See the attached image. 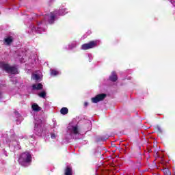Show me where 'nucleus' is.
I'll use <instances>...</instances> for the list:
<instances>
[{
  "label": "nucleus",
  "instance_id": "obj_12",
  "mask_svg": "<svg viewBox=\"0 0 175 175\" xmlns=\"http://www.w3.org/2000/svg\"><path fill=\"white\" fill-rule=\"evenodd\" d=\"M107 139H109V137H97L96 138V142H106V140H107Z\"/></svg>",
  "mask_w": 175,
  "mask_h": 175
},
{
  "label": "nucleus",
  "instance_id": "obj_10",
  "mask_svg": "<svg viewBox=\"0 0 175 175\" xmlns=\"http://www.w3.org/2000/svg\"><path fill=\"white\" fill-rule=\"evenodd\" d=\"M33 90H42L43 89V85L42 83H38V85H32Z\"/></svg>",
  "mask_w": 175,
  "mask_h": 175
},
{
  "label": "nucleus",
  "instance_id": "obj_27",
  "mask_svg": "<svg viewBox=\"0 0 175 175\" xmlns=\"http://www.w3.org/2000/svg\"><path fill=\"white\" fill-rule=\"evenodd\" d=\"M40 122H42V120H40Z\"/></svg>",
  "mask_w": 175,
  "mask_h": 175
},
{
  "label": "nucleus",
  "instance_id": "obj_21",
  "mask_svg": "<svg viewBox=\"0 0 175 175\" xmlns=\"http://www.w3.org/2000/svg\"><path fill=\"white\" fill-rule=\"evenodd\" d=\"M51 137L52 139H55V134H51Z\"/></svg>",
  "mask_w": 175,
  "mask_h": 175
},
{
  "label": "nucleus",
  "instance_id": "obj_18",
  "mask_svg": "<svg viewBox=\"0 0 175 175\" xmlns=\"http://www.w3.org/2000/svg\"><path fill=\"white\" fill-rule=\"evenodd\" d=\"M155 131H157V132L161 133V127L159 126H155Z\"/></svg>",
  "mask_w": 175,
  "mask_h": 175
},
{
  "label": "nucleus",
  "instance_id": "obj_23",
  "mask_svg": "<svg viewBox=\"0 0 175 175\" xmlns=\"http://www.w3.org/2000/svg\"><path fill=\"white\" fill-rule=\"evenodd\" d=\"M2 98V92H0V99Z\"/></svg>",
  "mask_w": 175,
  "mask_h": 175
},
{
  "label": "nucleus",
  "instance_id": "obj_8",
  "mask_svg": "<svg viewBox=\"0 0 175 175\" xmlns=\"http://www.w3.org/2000/svg\"><path fill=\"white\" fill-rule=\"evenodd\" d=\"M13 42V37L8 36L6 38H4V43L7 44V46H10Z\"/></svg>",
  "mask_w": 175,
  "mask_h": 175
},
{
  "label": "nucleus",
  "instance_id": "obj_16",
  "mask_svg": "<svg viewBox=\"0 0 175 175\" xmlns=\"http://www.w3.org/2000/svg\"><path fill=\"white\" fill-rule=\"evenodd\" d=\"M51 75L52 76H57V75H58V71L55 70H52L51 71Z\"/></svg>",
  "mask_w": 175,
  "mask_h": 175
},
{
  "label": "nucleus",
  "instance_id": "obj_17",
  "mask_svg": "<svg viewBox=\"0 0 175 175\" xmlns=\"http://www.w3.org/2000/svg\"><path fill=\"white\" fill-rule=\"evenodd\" d=\"M33 77H34L35 80H36V81H38V80H39V79H40V77L38 74H35L33 75Z\"/></svg>",
  "mask_w": 175,
  "mask_h": 175
},
{
  "label": "nucleus",
  "instance_id": "obj_19",
  "mask_svg": "<svg viewBox=\"0 0 175 175\" xmlns=\"http://www.w3.org/2000/svg\"><path fill=\"white\" fill-rule=\"evenodd\" d=\"M163 173H165V175H167V173H169V170L167 168H164L163 170Z\"/></svg>",
  "mask_w": 175,
  "mask_h": 175
},
{
  "label": "nucleus",
  "instance_id": "obj_22",
  "mask_svg": "<svg viewBox=\"0 0 175 175\" xmlns=\"http://www.w3.org/2000/svg\"><path fill=\"white\" fill-rule=\"evenodd\" d=\"M84 106H85V107H87V106H88V102H85L84 103Z\"/></svg>",
  "mask_w": 175,
  "mask_h": 175
},
{
  "label": "nucleus",
  "instance_id": "obj_1",
  "mask_svg": "<svg viewBox=\"0 0 175 175\" xmlns=\"http://www.w3.org/2000/svg\"><path fill=\"white\" fill-rule=\"evenodd\" d=\"M1 68L7 73H10L11 75H18V70L17 68H16V66H11L9 64L2 63L1 64Z\"/></svg>",
  "mask_w": 175,
  "mask_h": 175
},
{
  "label": "nucleus",
  "instance_id": "obj_9",
  "mask_svg": "<svg viewBox=\"0 0 175 175\" xmlns=\"http://www.w3.org/2000/svg\"><path fill=\"white\" fill-rule=\"evenodd\" d=\"M31 109L33 111H40V110H42V108L36 103L32 105Z\"/></svg>",
  "mask_w": 175,
  "mask_h": 175
},
{
  "label": "nucleus",
  "instance_id": "obj_5",
  "mask_svg": "<svg viewBox=\"0 0 175 175\" xmlns=\"http://www.w3.org/2000/svg\"><path fill=\"white\" fill-rule=\"evenodd\" d=\"M49 24H54V21H55V12H52L49 14V17L48 19Z\"/></svg>",
  "mask_w": 175,
  "mask_h": 175
},
{
  "label": "nucleus",
  "instance_id": "obj_11",
  "mask_svg": "<svg viewBox=\"0 0 175 175\" xmlns=\"http://www.w3.org/2000/svg\"><path fill=\"white\" fill-rule=\"evenodd\" d=\"M60 113L63 116H66V114H68V113H69V109H68V108H66V107H63L60 109Z\"/></svg>",
  "mask_w": 175,
  "mask_h": 175
},
{
  "label": "nucleus",
  "instance_id": "obj_13",
  "mask_svg": "<svg viewBox=\"0 0 175 175\" xmlns=\"http://www.w3.org/2000/svg\"><path fill=\"white\" fill-rule=\"evenodd\" d=\"M66 10H67L66 8L59 10V13L60 16H65V14H66V13H68V12Z\"/></svg>",
  "mask_w": 175,
  "mask_h": 175
},
{
  "label": "nucleus",
  "instance_id": "obj_25",
  "mask_svg": "<svg viewBox=\"0 0 175 175\" xmlns=\"http://www.w3.org/2000/svg\"><path fill=\"white\" fill-rule=\"evenodd\" d=\"M40 132H43V129H40Z\"/></svg>",
  "mask_w": 175,
  "mask_h": 175
},
{
  "label": "nucleus",
  "instance_id": "obj_2",
  "mask_svg": "<svg viewBox=\"0 0 175 175\" xmlns=\"http://www.w3.org/2000/svg\"><path fill=\"white\" fill-rule=\"evenodd\" d=\"M18 161L21 165H23V163H31L32 162V155L28 152H23L21 154Z\"/></svg>",
  "mask_w": 175,
  "mask_h": 175
},
{
  "label": "nucleus",
  "instance_id": "obj_3",
  "mask_svg": "<svg viewBox=\"0 0 175 175\" xmlns=\"http://www.w3.org/2000/svg\"><path fill=\"white\" fill-rule=\"evenodd\" d=\"M95 47H98V42L93 40L82 44L81 49V50H90V49H95Z\"/></svg>",
  "mask_w": 175,
  "mask_h": 175
},
{
  "label": "nucleus",
  "instance_id": "obj_4",
  "mask_svg": "<svg viewBox=\"0 0 175 175\" xmlns=\"http://www.w3.org/2000/svg\"><path fill=\"white\" fill-rule=\"evenodd\" d=\"M107 94H97L95 97L92 98V103H98V102H102V100H105Z\"/></svg>",
  "mask_w": 175,
  "mask_h": 175
},
{
  "label": "nucleus",
  "instance_id": "obj_15",
  "mask_svg": "<svg viewBox=\"0 0 175 175\" xmlns=\"http://www.w3.org/2000/svg\"><path fill=\"white\" fill-rule=\"evenodd\" d=\"M38 96H40V98H43L44 99L46 98V92L43 91L41 92L39 94Z\"/></svg>",
  "mask_w": 175,
  "mask_h": 175
},
{
  "label": "nucleus",
  "instance_id": "obj_24",
  "mask_svg": "<svg viewBox=\"0 0 175 175\" xmlns=\"http://www.w3.org/2000/svg\"><path fill=\"white\" fill-rule=\"evenodd\" d=\"M154 152H155L156 154H158V151H157V150H154Z\"/></svg>",
  "mask_w": 175,
  "mask_h": 175
},
{
  "label": "nucleus",
  "instance_id": "obj_6",
  "mask_svg": "<svg viewBox=\"0 0 175 175\" xmlns=\"http://www.w3.org/2000/svg\"><path fill=\"white\" fill-rule=\"evenodd\" d=\"M109 80L110 81H113V83H116L117 80H118V77H117V73L116 71H113L111 72V76H109Z\"/></svg>",
  "mask_w": 175,
  "mask_h": 175
},
{
  "label": "nucleus",
  "instance_id": "obj_26",
  "mask_svg": "<svg viewBox=\"0 0 175 175\" xmlns=\"http://www.w3.org/2000/svg\"><path fill=\"white\" fill-rule=\"evenodd\" d=\"M148 152H151V150H148Z\"/></svg>",
  "mask_w": 175,
  "mask_h": 175
},
{
  "label": "nucleus",
  "instance_id": "obj_7",
  "mask_svg": "<svg viewBox=\"0 0 175 175\" xmlns=\"http://www.w3.org/2000/svg\"><path fill=\"white\" fill-rule=\"evenodd\" d=\"M64 175H73L72 167L67 166L64 170Z\"/></svg>",
  "mask_w": 175,
  "mask_h": 175
},
{
  "label": "nucleus",
  "instance_id": "obj_20",
  "mask_svg": "<svg viewBox=\"0 0 175 175\" xmlns=\"http://www.w3.org/2000/svg\"><path fill=\"white\" fill-rule=\"evenodd\" d=\"M39 126L42 127V124L39 125L37 123H35V126H34L35 129H36L37 128H39Z\"/></svg>",
  "mask_w": 175,
  "mask_h": 175
},
{
  "label": "nucleus",
  "instance_id": "obj_14",
  "mask_svg": "<svg viewBox=\"0 0 175 175\" xmlns=\"http://www.w3.org/2000/svg\"><path fill=\"white\" fill-rule=\"evenodd\" d=\"M72 132L75 135H77V133H79V129H78L77 126L72 127Z\"/></svg>",
  "mask_w": 175,
  "mask_h": 175
}]
</instances>
